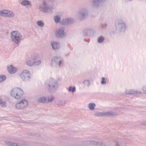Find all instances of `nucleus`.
Instances as JSON below:
<instances>
[{
	"mask_svg": "<svg viewBox=\"0 0 146 146\" xmlns=\"http://www.w3.org/2000/svg\"><path fill=\"white\" fill-rule=\"evenodd\" d=\"M143 90L144 93L146 94V85L143 87Z\"/></svg>",
	"mask_w": 146,
	"mask_h": 146,
	"instance_id": "ea45409f",
	"label": "nucleus"
},
{
	"mask_svg": "<svg viewBox=\"0 0 146 146\" xmlns=\"http://www.w3.org/2000/svg\"><path fill=\"white\" fill-rule=\"evenodd\" d=\"M64 29L62 27L60 28L55 33L56 37L58 38H62L65 36L64 33Z\"/></svg>",
	"mask_w": 146,
	"mask_h": 146,
	"instance_id": "1a4fd4ad",
	"label": "nucleus"
},
{
	"mask_svg": "<svg viewBox=\"0 0 146 146\" xmlns=\"http://www.w3.org/2000/svg\"><path fill=\"white\" fill-rule=\"evenodd\" d=\"M50 102V99L49 98H48L47 100H46V103Z\"/></svg>",
	"mask_w": 146,
	"mask_h": 146,
	"instance_id": "79ce46f5",
	"label": "nucleus"
},
{
	"mask_svg": "<svg viewBox=\"0 0 146 146\" xmlns=\"http://www.w3.org/2000/svg\"><path fill=\"white\" fill-rule=\"evenodd\" d=\"M96 105L95 103H90L89 104L88 107L89 109L91 110H94L95 109V107Z\"/></svg>",
	"mask_w": 146,
	"mask_h": 146,
	"instance_id": "412c9836",
	"label": "nucleus"
},
{
	"mask_svg": "<svg viewBox=\"0 0 146 146\" xmlns=\"http://www.w3.org/2000/svg\"><path fill=\"white\" fill-rule=\"evenodd\" d=\"M92 30L90 29H84L83 31V35L84 36H89Z\"/></svg>",
	"mask_w": 146,
	"mask_h": 146,
	"instance_id": "dca6fc26",
	"label": "nucleus"
},
{
	"mask_svg": "<svg viewBox=\"0 0 146 146\" xmlns=\"http://www.w3.org/2000/svg\"><path fill=\"white\" fill-rule=\"evenodd\" d=\"M94 115L95 116H104V112H97L94 114Z\"/></svg>",
	"mask_w": 146,
	"mask_h": 146,
	"instance_id": "7c9ffc66",
	"label": "nucleus"
},
{
	"mask_svg": "<svg viewBox=\"0 0 146 146\" xmlns=\"http://www.w3.org/2000/svg\"><path fill=\"white\" fill-rule=\"evenodd\" d=\"M45 84L46 87L48 89L49 92L51 94L55 92L59 87L58 81L52 78L47 80Z\"/></svg>",
	"mask_w": 146,
	"mask_h": 146,
	"instance_id": "f257e3e1",
	"label": "nucleus"
},
{
	"mask_svg": "<svg viewBox=\"0 0 146 146\" xmlns=\"http://www.w3.org/2000/svg\"><path fill=\"white\" fill-rule=\"evenodd\" d=\"M28 105V102L26 100L24 99L22 100L19 103H17L15 107L18 109H23Z\"/></svg>",
	"mask_w": 146,
	"mask_h": 146,
	"instance_id": "423d86ee",
	"label": "nucleus"
},
{
	"mask_svg": "<svg viewBox=\"0 0 146 146\" xmlns=\"http://www.w3.org/2000/svg\"><path fill=\"white\" fill-rule=\"evenodd\" d=\"M102 28L103 29H105L107 27V25L106 24H102L101 25Z\"/></svg>",
	"mask_w": 146,
	"mask_h": 146,
	"instance_id": "58836bf2",
	"label": "nucleus"
},
{
	"mask_svg": "<svg viewBox=\"0 0 146 146\" xmlns=\"http://www.w3.org/2000/svg\"><path fill=\"white\" fill-rule=\"evenodd\" d=\"M125 92L127 94H137V92L133 90H126Z\"/></svg>",
	"mask_w": 146,
	"mask_h": 146,
	"instance_id": "aec40b11",
	"label": "nucleus"
},
{
	"mask_svg": "<svg viewBox=\"0 0 146 146\" xmlns=\"http://www.w3.org/2000/svg\"><path fill=\"white\" fill-rule=\"evenodd\" d=\"M51 44L52 48L54 50L58 49L60 47V44L59 43L56 42L55 41L51 42Z\"/></svg>",
	"mask_w": 146,
	"mask_h": 146,
	"instance_id": "ddd939ff",
	"label": "nucleus"
},
{
	"mask_svg": "<svg viewBox=\"0 0 146 146\" xmlns=\"http://www.w3.org/2000/svg\"><path fill=\"white\" fill-rule=\"evenodd\" d=\"M7 67L9 72L11 74L15 73L18 70L17 68L13 67L12 65L9 66H8Z\"/></svg>",
	"mask_w": 146,
	"mask_h": 146,
	"instance_id": "4468645a",
	"label": "nucleus"
},
{
	"mask_svg": "<svg viewBox=\"0 0 146 146\" xmlns=\"http://www.w3.org/2000/svg\"><path fill=\"white\" fill-rule=\"evenodd\" d=\"M88 11L86 9L81 10L79 13V16L81 19H85L87 17Z\"/></svg>",
	"mask_w": 146,
	"mask_h": 146,
	"instance_id": "9b49d317",
	"label": "nucleus"
},
{
	"mask_svg": "<svg viewBox=\"0 0 146 146\" xmlns=\"http://www.w3.org/2000/svg\"><path fill=\"white\" fill-rule=\"evenodd\" d=\"M53 99L54 98H50V102H52L53 101Z\"/></svg>",
	"mask_w": 146,
	"mask_h": 146,
	"instance_id": "a18cd8bd",
	"label": "nucleus"
},
{
	"mask_svg": "<svg viewBox=\"0 0 146 146\" xmlns=\"http://www.w3.org/2000/svg\"><path fill=\"white\" fill-rule=\"evenodd\" d=\"M141 93H142L141 92H137V93H138V94H141Z\"/></svg>",
	"mask_w": 146,
	"mask_h": 146,
	"instance_id": "de8ad7c7",
	"label": "nucleus"
},
{
	"mask_svg": "<svg viewBox=\"0 0 146 146\" xmlns=\"http://www.w3.org/2000/svg\"><path fill=\"white\" fill-rule=\"evenodd\" d=\"M97 145H98V146H105V145L104 144H103L102 143L99 142H97Z\"/></svg>",
	"mask_w": 146,
	"mask_h": 146,
	"instance_id": "e433bc0d",
	"label": "nucleus"
},
{
	"mask_svg": "<svg viewBox=\"0 0 146 146\" xmlns=\"http://www.w3.org/2000/svg\"><path fill=\"white\" fill-rule=\"evenodd\" d=\"M83 84L85 86L88 87L90 84V81L88 80H86L83 82Z\"/></svg>",
	"mask_w": 146,
	"mask_h": 146,
	"instance_id": "c756f323",
	"label": "nucleus"
},
{
	"mask_svg": "<svg viewBox=\"0 0 146 146\" xmlns=\"http://www.w3.org/2000/svg\"><path fill=\"white\" fill-rule=\"evenodd\" d=\"M117 113L114 111H110L104 112V115H106L107 116L113 117L117 115Z\"/></svg>",
	"mask_w": 146,
	"mask_h": 146,
	"instance_id": "2eb2a0df",
	"label": "nucleus"
},
{
	"mask_svg": "<svg viewBox=\"0 0 146 146\" xmlns=\"http://www.w3.org/2000/svg\"><path fill=\"white\" fill-rule=\"evenodd\" d=\"M46 98L44 96L42 97L38 98L37 100V102L40 103H45L46 102Z\"/></svg>",
	"mask_w": 146,
	"mask_h": 146,
	"instance_id": "f3484780",
	"label": "nucleus"
},
{
	"mask_svg": "<svg viewBox=\"0 0 146 146\" xmlns=\"http://www.w3.org/2000/svg\"><path fill=\"white\" fill-rule=\"evenodd\" d=\"M73 19L71 18L62 19L60 21V24L61 25H66L72 24L74 22Z\"/></svg>",
	"mask_w": 146,
	"mask_h": 146,
	"instance_id": "9d476101",
	"label": "nucleus"
},
{
	"mask_svg": "<svg viewBox=\"0 0 146 146\" xmlns=\"http://www.w3.org/2000/svg\"><path fill=\"white\" fill-rule=\"evenodd\" d=\"M7 12L6 17H14V14L13 12L7 10Z\"/></svg>",
	"mask_w": 146,
	"mask_h": 146,
	"instance_id": "6ab92c4d",
	"label": "nucleus"
},
{
	"mask_svg": "<svg viewBox=\"0 0 146 146\" xmlns=\"http://www.w3.org/2000/svg\"><path fill=\"white\" fill-rule=\"evenodd\" d=\"M23 94L22 90L19 88H15L12 89L11 92V96L15 98L19 99Z\"/></svg>",
	"mask_w": 146,
	"mask_h": 146,
	"instance_id": "20e7f679",
	"label": "nucleus"
},
{
	"mask_svg": "<svg viewBox=\"0 0 146 146\" xmlns=\"http://www.w3.org/2000/svg\"><path fill=\"white\" fill-rule=\"evenodd\" d=\"M104 38L102 36H101L98 38V42L99 43H101L104 41Z\"/></svg>",
	"mask_w": 146,
	"mask_h": 146,
	"instance_id": "473e14b6",
	"label": "nucleus"
},
{
	"mask_svg": "<svg viewBox=\"0 0 146 146\" xmlns=\"http://www.w3.org/2000/svg\"><path fill=\"white\" fill-rule=\"evenodd\" d=\"M1 105V106L2 107L5 108L6 107V103L5 102H3L1 100L0 102V105Z\"/></svg>",
	"mask_w": 146,
	"mask_h": 146,
	"instance_id": "72a5a7b5",
	"label": "nucleus"
},
{
	"mask_svg": "<svg viewBox=\"0 0 146 146\" xmlns=\"http://www.w3.org/2000/svg\"><path fill=\"white\" fill-rule=\"evenodd\" d=\"M34 64L35 61L32 59L27 62V64L29 66H32Z\"/></svg>",
	"mask_w": 146,
	"mask_h": 146,
	"instance_id": "5701e85b",
	"label": "nucleus"
},
{
	"mask_svg": "<svg viewBox=\"0 0 146 146\" xmlns=\"http://www.w3.org/2000/svg\"><path fill=\"white\" fill-rule=\"evenodd\" d=\"M62 62V58L60 57L55 56L52 59L50 65L52 66L54 65H56L58 64L60 67Z\"/></svg>",
	"mask_w": 146,
	"mask_h": 146,
	"instance_id": "6e6552de",
	"label": "nucleus"
},
{
	"mask_svg": "<svg viewBox=\"0 0 146 146\" xmlns=\"http://www.w3.org/2000/svg\"><path fill=\"white\" fill-rule=\"evenodd\" d=\"M41 63V61L40 60H38L36 62H35V65H39Z\"/></svg>",
	"mask_w": 146,
	"mask_h": 146,
	"instance_id": "c9c22d12",
	"label": "nucleus"
},
{
	"mask_svg": "<svg viewBox=\"0 0 146 146\" xmlns=\"http://www.w3.org/2000/svg\"><path fill=\"white\" fill-rule=\"evenodd\" d=\"M142 125L146 126V122H144L141 123Z\"/></svg>",
	"mask_w": 146,
	"mask_h": 146,
	"instance_id": "37998d69",
	"label": "nucleus"
},
{
	"mask_svg": "<svg viewBox=\"0 0 146 146\" xmlns=\"http://www.w3.org/2000/svg\"><path fill=\"white\" fill-rule=\"evenodd\" d=\"M19 146H27L26 145L24 144H21L19 145Z\"/></svg>",
	"mask_w": 146,
	"mask_h": 146,
	"instance_id": "c03bdc74",
	"label": "nucleus"
},
{
	"mask_svg": "<svg viewBox=\"0 0 146 146\" xmlns=\"http://www.w3.org/2000/svg\"><path fill=\"white\" fill-rule=\"evenodd\" d=\"M21 4L23 6H31V2L27 0H25L23 1L21 3Z\"/></svg>",
	"mask_w": 146,
	"mask_h": 146,
	"instance_id": "a211bd4d",
	"label": "nucleus"
},
{
	"mask_svg": "<svg viewBox=\"0 0 146 146\" xmlns=\"http://www.w3.org/2000/svg\"><path fill=\"white\" fill-rule=\"evenodd\" d=\"M20 76L23 81L25 82L30 81L32 77L29 71L26 70H23Z\"/></svg>",
	"mask_w": 146,
	"mask_h": 146,
	"instance_id": "39448f33",
	"label": "nucleus"
},
{
	"mask_svg": "<svg viewBox=\"0 0 146 146\" xmlns=\"http://www.w3.org/2000/svg\"><path fill=\"white\" fill-rule=\"evenodd\" d=\"M53 8L52 7H47L46 4L44 1H43V4L42 6L40 7L39 9L42 11L44 12H48L49 13L52 12Z\"/></svg>",
	"mask_w": 146,
	"mask_h": 146,
	"instance_id": "0eeeda50",
	"label": "nucleus"
},
{
	"mask_svg": "<svg viewBox=\"0 0 146 146\" xmlns=\"http://www.w3.org/2000/svg\"><path fill=\"white\" fill-rule=\"evenodd\" d=\"M39 58V56L38 55L35 54H32L31 55V58L32 59H33L35 61L37 59Z\"/></svg>",
	"mask_w": 146,
	"mask_h": 146,
	"instance_id": "b1692460",
	"label": "nucleus"
},
{
	"mask_svg": "<svg viewBox=\"0 0 146 146\" xmlns=\"http://www.w3.org/2000/svg\"><path fill=\"white\" fill-rule=\"evenodd\" d=\"M87 142H86V143H88V144H90L91 145H97V142L95 141H87Z\"/></svg>",
	"mask_w": 146,
	"mask_h": 146,
	"instance_id": "a878e982",
	"label": "nucleus"
},
{
	"mask_svg": "<svg viewBox=\"0 0 146 146\" xmlns=\"http://www.w3.org/2000/svg\"><path fill=\"white\" fill-rule=\"evenodd\" d=\"M61 20L60 17L58 15L56 16L54 18V21L55 23H58L60 22Z\"/></svg>",
	"mask_w": 146,
	"mask_h": 146,
	"instance_id": "393cba45",
	"label": "nucleus"
},
{
	"mask_svg": "<svg viewBox=\"0 0 146 146\" xmlns=\"http://www.w3.org/2000/svg\"><path fill=\"white\" fill-rule=\"evenodd\" d=\"M5 143L6 144H7V145L9 146H11L12 144V142L7 141H5Z\"/></svg>",
	"mask_w": 146,
	"mask_h": 146,
	"instance_id": "4c0bfd02",
	"label": "nucleus"
},
{
	"mask_svg": "<svg viewBox=\"0 0 146 146\" xmlns=\"http://www.w3.org/2000/svg\"><path fill=\"white\" fill-rule=\"evenodd\" d=\"M11 37L12 41L17 44H18L22 40V36L18 31H14L11 32Z\"/></svg>",
	"mask_w": 146,
	"mask_h": 146,
	"instance_id": "7ed1b4c3",
	"label": "nucleus"
},
{
	"mask_svg": "<svg viewBox=\"0 0 146 146\" xmlns=\"http://www.w3.org/2000/svg\"><path fill=\"white\" fill-rule=\"evenodd\" d=\"M39 135V134H37L36 135H35V136H38Z\"/></svg>",
	"mask_w": 146,
	"mask_h": 146,
	"instance_id": "09e8293b",
	"label": "nucleus"
},
{
	"mask_svg": "<svg viewBox=\"0 0 146 146\" xmlns=\"http://www.w3.org/2000/svg\"><path fill=\"white\" fill-rule=\"evenodd\" d=\"M65 104V102L64 100L60 101L57 103V104L59 106H61L64 105Z\"/></svg>",
	"mask_w": 146,
	"mask_h": 146,
	"instance_id": "c85d7f7f",
	"label": "nucleus"
},
{
	"mask_svg": "<svg viewBox=\"0 0 146 146\" xmlns=\"http://www.w3.org/2000/svg\"><path fill=\"white\" fill-rule=\"evenodd\" d=\"M11 146H19V145L16 143H12Z\"/></svg>",
	"mask_w": 146,
	"mask_h": 146,
	"instance_id": "a19ab883",
	"label": "nucleus"
},
{
	"mask_svg": "<svg viewBox=\"0 0 146 146\" xmlns=\"http://www.w3.org/2000/svg\"><path fill=\"white\" fill-rule=\"evenodd\" d=\"M115 25L116 31L119 32L124 33L126 29L125 24L121 19L116 20Z\"/></svg>",
	"mask_w": 146,
	"mask_h": 146,
	"instance_id": "f03ea898",
	"label": "nucleus"
},
{
	"mask_svg": "<svg viewBox=\"0 0 146 146\" xmlns=\"http://www.w3.org/2000/svg\"><path fill=\"white\" fill-rule=\"evenodd\" d=\"M6 76L4 75L0 76V83L6 79Z\"/></svg>",
	"mask_w": 146,
	"mask_h": 146,
	"instance_id": "2f4dec72",
	"label": "nucleus"
},
{
	"mask_svg": "<svg viewBox=\"0 0 146 146\" xmlns=\"http://www.w3.org/2000/svg\"><path fill=\"white\" fill-rule=\"evenodd\" d=\"M37 24L38 26L41 27H43L44 25V23L42 21H38L37 22Z\"/></svg>",
	"mask_w": 146,
	"mask_h": 146,
	"instance_id": "bb28decb",
	"label": "nucleus"
},
{
	"mask_svg": "<svg viewBox=\"0 0 146 146\" xmlns=\"http://www.w3.org/2000/svg\"><path fill=\"white\" fill-rule=\"evenodd\" d=\"M106 0H92V5L94 7H98L100 6V4L106 1Z\"/></svg>",
	"mask_w": 146,
	"mask_h": 146,
	"instance_id": "f8f14e48",
	"label": "nucleus"
},
{
	"mask_svg": "<svg viewBox=\"0 0 146 146\" xmlns=\"http://www.w3.org/2000/svg\"><path fill=\"white\" fill-rule=\"evenodd\" d=\"M7 12V10H1L0 11V15L2 17H6Z\"/></svg>",
	"mask_w": 146,
	"mask_h": 146,
	"instance_id": "4be33fe9",
	"label": "nucleus"
},
{
	"mask_svg": "<svg viewBox=\"0 0 146 146\" xmlns=\"http://www.w3.org/2000/svg\"><path fill=\"white\" fill-rule=\"evenodd\" d=\"M106 83V81L105 80V78L104 77H102V80L101 81V84H105Z\"/></svg>",
	"mask_w": 146,
	"mask_h": 146,
	"instance_id": "f704fd0d",
	"label": "nucleus"
},
{
	"mask_svg": "<svg viewBox=\"0 0 146 146\" xmlns=\"http://www.w3.org/2000/svg\"><path fill=\"white\" fill-rule=\"evenodd\" d=\"M115 145L116 146H119V144L117 142L115 143Z\"/></svg>",
	"mask_w": 146,
	"mask_h": 146,
	"instance_id": "49530a36",
	"label": "nucleus"
},
{
	"mask_svg": "<svg viewBox=\"0 0 146 146\" xmlns=\"http://www.w3.org/2000/svg\"><path fill=\"white\" fill-rule=\"evenodd\" d=\"M68 90L70 92H71L72 93H74L76 91V88L75 86L72 87L71 86H70L68 87Z\"/></svg>",
	"mask_w": 146,
	"mask_h": 146,
	"instance_id": "cd10ccee",
	"label": "nucleus"
}]
</instances>
